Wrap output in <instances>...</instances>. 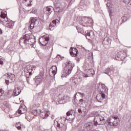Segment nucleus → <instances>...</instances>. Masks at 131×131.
<instances>
[{"label":"nucleus","instance_id":"f257e3e1","mask_svg":"<svg viewBox=\"0 0 131 131\" xmlns=\"http://www.w3.org/2000/svg\"><path fill=\"white\" fill-rule=\"evenodd\" d=\"M35 42L36 41L34 38V36L30 34H26L19 39V45L23 47L25 46L27 48H35Z\"/></svg>","mask_w":131,"mask_h":131},{"label":"nucleus","instance_id":"f03ea898","mask_svg":"<svg viewBox=\"0 0 131 131\" xmlns=\"http://www.w3.org/2000/svg\"><path fill=\"white\" fill-rule=\"evenodd\" d=\"M0 23L1 24H5V23H7L5 25L6 27H7V28H10V29H12V28L14 27L15 24L13 20L9 21L8 17H7V12H1Z\"/></svg>","mask_w":131,"mask_h":131},{"label":"nucleus","instance_id":"7ed1b4c3","mask_svg":"<svg viewBox=\"0 0 131 131\" xmlns=\"http://www.w3.org/2000/svg\"><path fill=\"white\" fill-rule=\"evenodd\" d=\"M94 121V125H102L106 123V120L103 115H98L96 116Z\"/></svg>","mask_w":131,"mask_h":131},{"label":"nucleus","instance_id":"20e7f679","mask_svg":"<svg viewBox=\"0 0 131 131\" xmlns=\"http://www.w3.org/2000/svg\"><path fill=\"white\" fill-rule=\"evenodd\" d=\"M119 118L118 117L111 116L106 120V122L111 126H117Z\"/></svg>","mask_w":131,"mask_h":131},{"label":"nucleus","instance_id":"39448f33","mask_svg":"<svg viewBox=\"0 0 131 131\" xmlns=\"http://www.w3.org/2000/svg\"><path fill=\"white\" fill-rule=\"evenodd\" d=\"M103 90H100L99 94H98L96 96V99L99 103L102 104H106L107 103V99L106 98L105 93H103Z\"/></svg>","mask_w":131,"mask_h":131},{"label":"nucleus","instance_id":"423d86ee","mask_svg":"<svg viewBox=\"0 0 131 131\" xmlns=\"http://www.w3.org/2000/svg\"><path fill=\"white\" fill-rule=\"evenodd\" d=\"M94 127V123L93 122H88L85 123L82 129V131H91Z\"/></svg>","mask_w":131,"mask_h":131},{"label":"nucleus","instance_id":"0eeeda50","mask_svg":"<svg viewBox=\"0 0 131 131\" xmlns=\"http://www.w3.org/2000/svg\"><path fill=\"white\" fill-rule=\"evenodd\" d=\"M42 38L43 40L40 41V40H39V41L42 46L46 47V46H47L48 43H49V41H50V36H49L48 34H45L42 37Z\"/></svg>","mask_w":131,"mask_h":131},{"label":"nucleus","instance_id":"6e6552de","mask_svg":"<svg viewBox=\"0 0 131 131\" xmlns=\"http://www.w3.org/2000/svg\"><path fill=\"white\" fill-rule=\"evenodd\" d=\"M66 64V67L68 69L67 74V75H69V74L71 73V71H72L73 67H74V63H72L71 61H67Z\"/></svg>","mask_w":131,"mask_h":131},{"label":"nucleus","instance_id":"1a4fd4ad","mask_svg":"<svg viewBox=\"0 0 131 131\" xmlns=\"http://www.w3.org/2000/svg\"><path fill=\"white\" fill-rule=\"evenodd\" d=\"M36 67L34 65H32L27 67V69L25 71V73H27L29 75H32V73H34Z\"/></svg>","mask_w":131,"mask_h":131},{"label":"nucleus","instance_id":"9d476101","mask_svg":"<svg viewBox=\"0 0 131 131\" xmlns=\"http://www.w3.org/2000/svg\"><path fill=\"white\" fill-rule=\"evenodd\" d=\"M58 70L57 69V67L56 66H52L49 70V75L51 77H55V75L57 74Z\"/></svg>","mask_w":131,"mask_h":131},{"label":"nucleus","instance_id":"9b49d317","mask_svg":"<svg viewBox=\"0 0 131 131\" xmlns=\"http://www.w3.org/2000/svg\"><path fill=\"white\" fill-rule=\"evenodd\" d=\"M85 33H86V37L89 40H91V39L95 38V33H94V31L92 30L87 31Z\"/></svg>","mask_w":131,"mask_h":131},{"label":"nucleus","instance_id":"f8f14e48","mask_svg":"<svg viewBox=\"0 0 131 131\" xmlns=\"http://www.w3.org/2000/svg\"><path fill=\"white\" fill-rule=\"evenodd\" d=\"M89 20L90 18L88 17H81L80 20V24L81 25H82V26H86V24L90 23V21H89Z\"/></svg>","mask_w":131,"mask_h":131},{"label":"nucleus","instance_id":"ddd939ff","mask_svg":"<svg viewBox=\"0 0 131 131\" xmlns=\"http://www.w3.org/2000/svg\"><path fill=\"white\" fill-rule=\"evenodd\" d=\"M53 10H54V8L52 6H49L46 7L44 9V12L47 16H50L51 14L52 13V12H53Z\"/></svg>","mask_w":131,"mask_h":131},{"label":"nucleus","instance_id":"4468645a","mask_svg":"<svg viewBox=\"0 0 131 131\" xmlns=\"http://www.w3.org/2000/svg\"><path fill=\"white\" fill-rule=\"evenodd\" d=\"M78 52V51L76 48H71L70 50V54L72 57H77Z\"/></svg>","mask_w":131,"mask_h":131},{"label":"nucleus","instance_id":"2eb2a0df","mask_svg":"<svg viewBox=\"0 0 131 131\" xmlns=\"http://www.w3.org/2000/svg\"><path fill=\"white\" fill-rule=\"evenodd\" d=\"M2 110L5 111H9L10 110V104L8 102L5 101L2 105Z\"/></svg>","mask_w":131,"mask_h":131},{"label":"nucleus","instance_id":"dca6fc26","mask_svg":"<svg viewBox=\"0 0 131 131\" xmlns=\"http://www.w3.org/2000/svg\"><path fill=\"white\" fill-rule=\"evenodd\" d=\"M49 112L48 111H43L40 113V116L42 119H46L47 117H49Z\"/></svg>","mask_w":131,"mask_h":131},{"label":"nucleus","instance_id":"f3484780","mask_svg":"<svg viewBox=\"0 0 131 131\" xmlns=\"http://www.w3.org/2000/svg\"><path fill=\"white\" fill-rule=\"evenodd\" d=\"M60 101H64L65 103H67L70 101V97L68 95H62Z\"/></svg>","mask_w":131,"mask_h":131},{"label":"nucleus","instance_id":"a211bd4d","mask_svg":"<svg viewBox=\"0 0 131 131\" xmlns=\"http://www.w3.org/2000/svg\"><path fill=\"white\" fill-rule=\"evenodd\" d=\"M101 90L103 91V93L104 94H107L108 93V89L106 86V85H105V84H101V89L100 90H98V91L101 92Z\"/></svg>","mask_w":131,"mask_h":131},{"label":"nucleus","instance_id":"6ab92c4d","mask_svg":"<svg viewBox=\"0 0 131 131\" xmlns=\"http://www.w3.org/2000/svg\"><path fill=\"white\" fill-rule=\"evenodd\" d=\"M16 77H15V75L11 73H9V74L7 75V79H9L10 81H14Z\"/></svg>","mask_w":131,"mask_h":131},{"label":"nucleus","instance_id":"aec40b11","mask_svg":"<svg viewBox=\"0 0 131 131\" xmlns=\"http://www.w3.org/2000/svg\"><path fill=\"white\" fill-rule=\"evenodd\" d=\"M20 93H21V89H20V88H17L14 89L13 91L14 96H18V95H20Z\"/></svg>","mask_w":131,"mask_h":131},{"label":"nucleus","instance_id":"412c9836","mask_svg":"<svg viewBox=\"0 0 131 131\" xmlns=\"http://www.w3.org/2000/svg\"><path fill=\"white\" fill-rule=\"evenodd\" d=\"M25 106H20L18 110V112L19 114H24V113H26V108L24 107Z\"/></svg>","mask_w":131,"mask_h":131},{"label":"nucleus","instance_id":"4be33fe9","mask_svg":"<svg viewBox=\"0 0 131 131\" xmlns=\"http://www.w3.org/2000/svg\"><path fill=\"white\" fill-rule=\"evenodd\" d=\"M88 73H89L88 75H83V77H89L90 75H94V74H95V71L93 69L89 70Z\"/></svg>","mask_w":131,"mask_h":131},{"label":"nucleus","instance_id":"5701e85b","mask_svg":"<svg viewBox=\"0 0 131 131\" xmlns=\"http://www.w3.org/2000/svg\"><path fill=\"white\" fill-rule=\"evenodd\" d=\"M57 23H60V20L58 19H55V20H53L52 23L50 24L49 28H51V27L52 26L53 27H55L56 25H57Z\"/></svg>","mask_w":131,"mask_h":131},{"label":"nucleus","instance_id":"b1692460","mask_svg":"<svg viewBox=\"0 0 131 131\" xmlns=\"http://www.w3.org/2000/svg\"><path fill=\"white\" fill-rule=\"evenodd\" d=\"M35 82L36 83V85H38V84H40V83H41V81H42V78L37 76L35 78Z\"/></svg>","mask_w":131,"mask_h":131},{"label":"nucleus","instance_id":"393cba45","mask_svg":"<svg viewBox=\"0 0 131 131\" xmlns=\"http://www.w3.org/2000/svg\"><path fill=\"white\" fill-rule=\"evenodd\" d=\"M72 114H73V110H71L70 111H68L67 113V116L71 120H72L74 118H71V116H72Z\"/></svg>","mask_w":131,"mask_h":131},{"label":"nucleus","instance_id":"a878e982","mask_svg":"<svg viewBox=\"0 0 131 131\" xmlns=\"http://www.w3.org/2000/svg\"><path fill=\"white\" fill-rule=\"evenodd\" d=\"M103 72L104 73H105V74H107V75H108V76H110L111 77V76H110V72H111V69L110 68H106L104 71Z\"/></svg>","mask_w":131,"mask_h":131},{"label":"nucleus","instance_id":"bb28decb","mask_svg":"<svg viewBox=\"0 0 131 131\" xmlns=\"http://www.w3.org/2000/svg\"><path fill=\"white\" fill-rule=\"evenodd\" d=\"M73 82H74V83H75L76 84H77V82L76 81H78V82L79 83H80V82H81V81H82V79H81V78H79L78 79H76V78H74L73 79Z\"/></svg>","mask_w":131,"mask_h":131},{"label":"nucleus","instance_id":"cd10ccee","mask_svg":"<svg viewBox=\"0 0 131 131\" xmlns=\"http://www.w3.org/2000/svg\"><path fill=\"white\" fill-rule=\"evenodd\" d=\"M40 113H41V111L40 110H34L33 112V114L35 116H36V115H40Z\"/></svg>","mask_w":131,"mask_h":131},{"label":"nucleus","instance_id":"c85d7f7f","mask_svg":"<svg viewBox=\"0 0 131 131\" xmlns=\"http://www.w3.org/2000/svg\"><path fill=\"white\" fill-rule=\"evenodd\" d=\"M30 21L31 23H33V24L36 25V23H37V19L34 17L31 18Z\"/></svg>","mask_w":131,"mask_h":131},{"label":"nucleus","instance_id":"c756f323","mask_svg":"<svg viewBox=\"0 0 131 131\" xmlns=\"http://www.w3.org/2000/svg\"><path fill=\"white\" fill-rule=\"evenodd\" d=\"M15 126L16 128H17V129H21V124L20 123V122L16 123Z\"/></svg>","mask_w":131,"mask_h":131},{"label":"nucleus","instance_id":"7c9ffc66","mask_svg":"<svg viewBox=\"0 0 131 131\" xmlns=\"http://www.w3.org/2000/svg\"><path fill=\"white\" fill-rule=\"evenodd\" d=\"M25 75L27 77V81L28 83H29V76H30V75H28V74H26V73H25Z\"/></svg>","mask_w":131,"mask_h":131},{"label":"nucleus","instance_id":"2f4dec72","mask_svg":"<svg viewBox=\"0 0 131 131\" xmlns=\"http://www.w3.org/2000/svg\"><path fill=\"white\" fill-rule=\"evenodd\" d=\"M36 25L35 24H33L32 23H31L30 25V29H33L34 28V26Z\"/></svg>","mask_w":131,"mask_h":131},{"label":"nucleus","instance_id":"473e14b6","mask_svg":"<svg viewBox=\"0 0 131 131\" xmlns=\"http://www.w3.org/2000/svg\"><path fill=\"white\" fill-rule=\"evenodd\" d=\"M57 59H58V60H59L60 61H61V60H63V59H64V57H62V56L60 55H58L57 56Z\"/></svg>","mask_w":131,"mask_h":131},{"label":"nucleus","instance_id":"72a5a7b5","mask_svg":"<svg viewBox=\"0 0 131 131\" xmlns=\"http://www.w3.org/2000/svg\"><path fill=\"white\" fill-rule=\"evenodd\" d=\"M77 94H79L80 96H81L82 98H83V97H84V93H81L79 92H78L76 93V95H77Z\"/></svg>","mask_w":131,"mask_h":131},{"label":"nucleus","instance_id":"f704fd0d","mask_svg":"<svg viewBox=\"0 0 131 131\" xmlns=\"http://www.w3.org/2000/svg\"><path fill=\"white\" fill-rule=\"evenodd\" d=\"M69 117H66V116L61 117V119H63V121H65V120H66V119H67V120H69Z\"/></svg>","mask_w":131,"mask_h":131},{"label":"nucleus","instance_id":"c9c22d12","mask_svg":"<svg viewBox=\"0 0 131 131\" xmlns=\"http://www.w3.org/2000/svg\"><path fill=\"white\" fill-rule=\"evenodd\" d=\"M5 82L6 84L8 85V84H10V82H12L9 79H7V80H5Z\"/></svg>","mask_w":131,"mask_h":131},{"label":"nucleus","instance_id":"e433bc0d","mask_svg":"<svg viewBox=\"0 0 131 131\" xmlns=\"http://www.w3.org/2000/svg\"><path fill=\"white\" fill-rule=\"evenodd\" d=\"M4 93L5 91L4 90L0 89V97H2V96H3V94H4Z\"/></svg>","mask_w":131,"mask_h":131},{"label":"nucleus","instance_id":"4c0bfd02","mask_svg":"<svg viewBox=\"0 0 131 131\" xmlns=\"http://www.w3.org/2000/svg\"><path fill=\"white\" fill-rule=\"evenodd\" d=\"M106 42V44L110 45V43H111V39H107Z\"/></svg>","mask_w":131,"mask_h":131},{"label":"nucleus","instance_id":"58836bf2","mask_svg":"<svg viewBox=\"0 0 131 131\" xmlns=\"http://www.w3.org/2000/svg\"><path fill=\"white\" fill-rule=\"evenodd\" d=\"M3 60L4 59H0V65H4V61Z\"/></svg>","mask_w":131,"mask_h":131},{"label":"nucleus","instance_id":"ea45409f","mask_svg":"<svg viewBox=\"0 0 131 131\" xmlns=\"http://www.w3.org/2000/svg\"><path fill=\"white\" fill-rule=\"evenodd\" d=\"M31 12H32V13H33L34 14H35V13H36V10L33 9Z\"/></svg>","mask_w":131,"mask_h":131},{"label":"nucleus","instance_id":"a19ab883","mask_svg":"<svg viewBox=\"0 0 131 131\" xmlns=\"http://www.w3.org/2000/svg\"><path fill=\"white\" fill-rule=\"evenodd\" d=\"M106 6H107V8H110V7H111V5L110 3H107V4H106Z\"/></svg>","mask_w":131,"mask_h":131},{"label":"nucleus","instance_id":"79ce46f5","mask_svg":"<svg viewBox=\"0 0 131 131\" xmlns=\"http://www.w3.org/2000/svg\"><path fill=\"white\" fill-rule=\"evenodd\" d=\"M79 102H80V103H81V104H82L83 103V99H80Z\"/></svg>","mask_w":131,"mask_h":131},{"label":"nucleus","instance_id":"37998d69","mask_svg":"<svg viewBox=\"0 0 131 131\" xmlns=\"http://www.w3.org/2000/svg\"><path fill=\"white\" fill-rule=\"evenodd\" d=\"M78 112L79 113V114H81L82 113V112H81V109H78Z\"/></svg>","mask_w":131,"mask_h":131},{"label":"nucleus","instance_id":"c03bdc74","mask_svg":"<svg viewBox=\"0 0 131 131\" xmlns=\"http://www.w3.org/2000/svg\"><path fill=\"white\" fill-rule=\"evenodd\" d=\"M108 13H109V14H110V18H111V15H112V13L111 12V11H108Z\"/></svg>","mask_w":131,"mask_h":131},{"label":"nucleus","instance_id":"a18cd8bd","mask_svg":"<svg viewBox=\"0 0 131 131\" xmlns=\"http://www.w3.org/2000/svg\"><path fill=\"white\" fill-rule=\"evenodd\" d=\"M47 49H48V50H50V49H51V46H48L47 47Z\"/></svg>","mask_w":131,"mask_h":131},{"label":"nucleus","instance_id":"49530a36","mask_svg":"<svg viewBox=\"0 0 131 131\" xmlns=\"http://www.w3.org/2000/svg\"><path fill=\"white\" fill-rule=\"evenodd\" d=\"M74 99V100H75V99H76V94L75 95Z\"/></svg>","mask_w":131,"mask_h":131},{"label":"nucleus","instance_id":"de8ad7c7","mask_svg":"<svg viewBox=\"0 0 131 131\" xmlns=\"http://www.w3.org/2000/svg\"><path fill=\"white\" fill-rule=\"evenodd\" d=\"M57 126H58V127H61V126H60V124H57Z\"/></svg>","mask_w":131,"mask_h":131},{"label":"nucleus","instance_id":"09e8293b","mask_svg":"<svg viewBox=\"0 0 131 131\" xmlns=\"http://www.w3.org/2000/svg\"><path fill=\"white\" fill-rule=\"evenodd\" d=\"M2 33V29H0V34Z\"/></svg>","mask_w":131,"mask_h":131},{"label":"nucleus","instance_id":"8fccbe9b","mask_svg":"<svg viewBox=\"0 0 131 131\" xmlns=\"http://www.w3.org/2000/svg\"><path fill=\"white\" fill-rule=\"evenodd\" d=\"M91 55H92V57H93V52H91Z\"/></svg>","mask_w":131,"mask_h":131},{"label":"nucleus","instance_id":"3c124183","mask_svg":"<svg viewBox=\"0 0 131 131\" xmlns=\"http://www.w3.org/2000/svg\"><path fill=\"white\" fill-rule=\"evenodd\" d=\"M25 2H27V0H25Z\"/></svg>","mask_w":131,"mask_h":131},{"label":"nucleus","instance_id":"603ef678","mask_svg":"<svg viewBox=\"0 0 131 131\" xmlns=\"http://www.w3.org/2000/svg\"><path fill=\"white\" fill-rule=\"evenodd\" d=\"M51 50H53V48L52 47L51 48Z\"/></svg>","mask_w":131,"mask_h":131},{"label":"nucleus","instance_id":"864d4df0","mask_svg":"<svg viewBox=\"0 0 131 131\" xmlns=\"http://www.w3.org/2000/svg\"><path fill=\"white\" fill-rule=\"evenodd\" d=\"M52 118L53 119H54V117H52Z\"/></svg>","mask_w":131,"mask_h":131},{"label":"nucleus","instance_id":"5fc2aeb1","mask_svg":"<svg viewBox=\"0 0 131 131\" xmlns=\"http://www.w3.org/2000/svg\"><path fill=\"white\" fill-rule=\"evenodd\" d=\"M52 118L53 119H54V117H52Z\"/></svg>","mask_w":131,"mask_h":131},{"label":"nucleus","instance_id":"6e6d98bb","mask_svg":"<svg viewBox=\"0 0 131 131\" xmlns=\"http://www.w3.org/2000/svg\"><path fill=\"white\" fill-rule=\"evenodd\" d=\"M59 98H60V95L59 96Z\"/></svg>","mask_w":131,"mask_h":131}]
</instances>
